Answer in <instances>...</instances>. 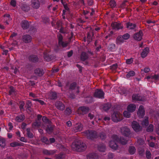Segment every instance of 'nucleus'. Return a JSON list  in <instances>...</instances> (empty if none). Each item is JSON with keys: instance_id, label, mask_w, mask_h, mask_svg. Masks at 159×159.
Listing matches in <instances>:
<instances>
[{"instance_id": "obj_3", "label": "nucleus", "mask_w": 159, "mask_h": 159, "mask_svg": "<svg viewBox=\"0 0 159 159\" xmlns=\"http://www.w3.org/2000/svg\"><path fill=\"white\" fill-rule=\"evenodd\" d=\"M85 134L87 138L91 140L98 137L97 132L93 130H87L85 132Z\"/></svg>"}, {"instance_id": "obj_50", "label": "nucleus", "mask_w": 159, "mask_h": 159, "mask_svg": "<svg viewBox=\"0 0 159 159\" xmlns=\"http://www.w3.org/2000/svg\"><path fill=\"white\" fill-rule=\"evenodd\" d=\"M19 108L20 110H24L23 107L25 105V103L23 101H20L19 102Z\"/></svg>"}, {"instance_id": "obj_18", "label": "nucleus", "mask_w": 159, "mask_h": 159, "mask_svg": "<svg viewBox=\"0 0 159 159\" xmlns=\"http://www.w3.org/2000/svg\"><path fill=\"white\" fill-rule=\"evenodd\" d=\"M111 26L113 29L117 30L121 29L123 27V26L120 23H119L117 22L112 23Z\"/></svg>"}, {"instance_id": "obj_47", "label": "nucleus", "mask_w": 159, "mask_h": 159, "mask_svg": "<svg viewBox=\"0 0 159 159\" xmlns=\"http://www.w3.org/2000/svg\"><path fill=\"white\" fill-rule=\"evenodd\" d=\"M41 140L42 142H43L46 144H49V140L47 138L43 137L41 139Z\"/></svg>"}, {"instance_id": "obj_64", "label": "nucleus", "mask_w": 159, "mask_h": 159, "mask_svg": "<svg viewBox=\"0 0 159 159\" xmlns=\"http://www.w3.org/2000/svg\"><path fill=\"white\" fill-rule=\"evenodd\" d=\"M158 75H151V79L157 80L158 79Z\"/></svg>"}, {"instance_id": "obj_43", "label": "nucleus", "mask_w": 159, "mask_h": 159, "mask_svg": "<svg viewBox=\"0 0 159 159\" xmlns=\"http://www.w3.org/2000/svg\"><path fill=\"white\" fill-rule=\"evenodd\" d=\"M43 153L47 155H51L54 154V152L52 151H48L45 150L43 151Z\"/></svg>"}, {"instance_id": "obj_60", "label": "nucleus", "mask_w": 159, "mask_h": 159, "mask_svg": "<svg viewBox=\"0 0 159 159\" xmlns=\"http://www.w3.org/2000/svg\"><path fill=\"white\" fill-rule=\"evenodd\" d=\"M117 67V64L116 63L110 66V69L112 70H115Z\"/></svg>"}, {"instance_id": "obj_20", "label": "nucleus", "mask_w": 159, "mask_h": 159, "mask_svg": "<svg viewBox=\"0 0 159 159\" xmlns=\"http://www.w3.org/2000/svg\"><path fill=\"white\" fill-rule=\"evenodd\" d=\"M31 37L29 35H25L23 36L22 39L23 41L25 43H29L32 40Z\"/></svg>"}, {"instance_id": "obj_21", "label": "nucleus", "mask_w": 159, "mask_h": 159, "mask_svg": "<svg viewBox=\"0 0 159 159\" xmlns=\"http://www.w3.org/2000/svg\"><path fill=\"white\" fill-rule=\"evenodd\" d=\"M21 26L23 29H26L29 27V24L27 21L24 20L22 21Z\"/></svg>"}, {"instance_id": "obj_46", "label": "nucleus", "mask_w": 159, "mask_h": 159, "mask_svg": "<svg viewBox=\"0 0 159 159\" xmlns=\"http://www.w3.org/2000/svg\"><path fill=\"white\" fill-rule=\"evenodd\" d=\"M65 154L63 153H61L57 155L56 158L57 159H63L65 157Z\"/></svg>"}, {"instance_id": "obj_19", "label": "nucleus", "mask_w": 159, "mask_h": 159, "mask_svg": "<svg viewBox=\"0 0 159 159\" xmlns=\"http://www.w3.org/2000/svg\"><path fill=\"white\" fill-rule=\"evenodd\" d=\"M83 128V125L80 123H78L75 124L74 128V130L75 132H76L81 131Z\"/></svg>"}, {"instance_id": "obj_39", "label": "nucleus", "mask_w": 159, "mask_h": 159, "mask_svg": "<svg viewBox=\"0 0 159 159\" xmlns=\"http://www.w3.org/2000/svg\"><path fill=\"white\" fill-rule=\"evenodd\" d=\"M42 120L45 124L47 125L51 123V121L47 117L44 116L42 118Z\"/></svg>"}, {"instance_id": "obj_62", "label": "nucleus", "mask_w": 159, "mask_h": 159, "mask_svg": "<svg viewBox=\"0 0 159 159\" xmlns=\"http://www.w3.org/2000/svg\"><path fill=\"white\" fill-rule=\"evenodd\" d=\"M146 157L149 159L151 157V154L150 151H147L146 153Z\"/></svg>"}, {"instance_id": "obj_1", "label": "nucleus", "mask_w": 159, "mask_h": 159, "mask_svg": "<svg viewBox=\"0 0 159 159\" xmlns=\"http://www.w3.org/2000/svg\"><path fill=\"white\" fill-rule=\"evenodd\" d=\"M86 147L85 144L80 140L76 141L72 146V148L73 150L78 152H82L84 151Z\"/></svg>"}, {"instance_id": "obj_56", "label": "nucleus", "mask_w": 159, "mask_h": 159, "mask_svg": "<svg viewBox=\"0 0 159 159\" xmlns=\"http://www.w3.org/2000/svg\"><path fill=\"white\" fill-rule=\"evenodd\" d=\"M51 99H55L57 98V94L56 93L52 92L51 93Z\"/></svg>"}, {"instance_id": "obj_11", "label": "nucleus", "mask_w": 159, "mask_h": 159, "mask_svg": "<svg viewBox=\"0 0 159 159\" xmlns=\"http://www.w3.org/2000/svg\"><path fill=\"white\" fill-rule=\"evenodd\" d=\"M55 105L56 108L60 110L63 111L65 109V105L61 101L56 102L55 103Z\"/></svg>"}, {"instance_id": "obj_53", "label": "nucleus", "mask_w": 159, "mask_h": 159, "mask_svg": "<svg viewBox=\"0 0 159 159\" xmlns=\"http://www.w3.org/2000/svg\"><path fill=\"white\" fill-rule=\"evenodd\" d=\"M99 136L102 140L105 139L106 138V135L104 132H102L100 134Z\"/></svg>"}, {"instance_id": "obj_38", "label": "nucleus", "mask_w": 159, "mask_h": 159, "mask_svg": "<svg viewBox=\"0 0 159 159\" xmlns=\"http://www.w3.org/2000/svg\"><path fill=\"white\" fill-rule=\"evenodd\" d=\"M137 143L139 147L143 146L144 144V141L142 139L139 138L138 139Z\"/></svg>"}, {"instance_id": "obj_36", "label": "nucleus", "mask_w": 159, "mask_h": 159, "mask_svg": "<svg viewBox=\"0 0 159 159\" xmlns=\"http://www.w3.org/2000/svg\"><path fill=\"white\" fill-rule=\"evenodd\" d=\"M111 105L110 103H107L103 105L102 109L105 111H107L111 108Z\"/></svg>"}, {"instance_id": "obj_4", "label": "nucleus", "mask_w": 159, "mask_h": 159, "mask_svg": "<svg viewBox=\"0 0 159 159\" xmlns=\"http://www.w3.org/2000/svg\"><path fill=\"white\" fill-rule=\"evenodd\" d=\"M111 119L114 122H117L122 120V115L118 111L114 112L111 115Z\"/></svg>"}, {"instance_id": "obj_14", "label": "nucleus", "mask_w": 159, "mask_h": 159, "mask_svg": "<svg viewBox=\"0 0 159 159\" xmlns=\"http://www.w3.org/2000/svg\"><path fill=\"white\" fill-rule=\"evenodd\" d=\"M68 43H69L67 42H64L63 41L61 42H60V43H58V46H57L56 48H55V50L57 51L61 47L63 48H65L67 46Z\"/></svg>"}, {"instance_id": "obj_49", "label": "nucleus", "mask_w": 159, "mask_h": 159, "mask_svg": "<svg viewBox=\"0 0 159 159\" xmlns=\"http://www.w3.org/2000/svg\"><path fill=\"white\" fill-rule=\"evenodd\" d=\"M135 74V72L133 71H130L126 75V77L129 78L130 77L134 76Z\"/></svg>"}, {"instance_id": "obj_13", "label": "nucleus", "mask_w": 159, "mask_h": 159, "mask_svg": "<svg viewBox=\"0 0 159 159\" xmlns=\"http://www.w3.org/2000/svg\"><path fill=\"white\" fill-rule=\"evenodd\" d=\"M20 7L21 9L25 12H28L30 10V7L29 6L25 3H21Z\"/></svg>"}, {"instance_id": "obj_58", "label": "nucleus", "mask_w": 159, "mask_h": 159, "mask_svg": "<svg viewBox=\"0 0 159 159\" xmlns=\"http://www.w3.org/2000/svg\"><path fill=\"white\" fill-rule=\"evenodd\" d=\"M122 36L124 40H126L128 39L129 38L130 35L129 34L127 33L125 34Z\"/></svg>"}, {"instance_id": "obj_31", "label": "nucleus", "mask_w": 159, "mask_h": 159, "mask_svg": "<svg viewBox=\"0 0 159 159\" xmlns=\"http://www.w3.org/2000/svg\"><path fill=\"white\" fill-rule=\"evenodd\" d=\"M47 128H46V131L48 133H51L53 130V127L51 125V123L47 125Z\"/></svg>"}, {"instance_id": "obj_26", "label": "nucleus", "mask_w": 159, "mask_h": 159, "mask_svg": "<svg viewBox=\"0 0 159 159\" xmlns=\"http://www.w3.org/2000/svg\"><path fill=\"white\" fill-rule=\"evenodd\" d=\"M98 157V155L95 153H90L87 155V159H96Z\"/></svg>"}, {"instance_id": "obj_59", "label": "nucleus", "mask_w": 159, "mask_h": 159, "mask_svg": "<svg viewBox=\"0 0 159 159\" xmlns=\"http://www.w3.org/2000/svg\"><path fill=\"white\" fill-rule=\"evenodd\" d=\"M15 90L13 87L12 86H11L10 87V90L9 91V94L10 95L13 94L14 93Z\"/></svg>"}, {"instance_id": "obj_30", "label": "nucleus", "mask_w": 159, "mask_h": 159, "mask_svg": "<svg viewBox=\"0 0 159 159\" xmlns=\"http://www.w3.org/2000/svg\"><path fill=\"white\" fill-rule=\"evenodd\" d=\"M149 52V49L148 48H146L143 50L141 53V56L142 58H144L147 55Z\"/></svg>"}, {"instance_id": "obj_25", "label": "nucleus", "mask_w": 159, "mask_h": 159, "mask_svg": "<svg viewBox=\"0 0 159 159\" xmlns=\"http://www.w3.org/2000/svg\"><path fill=\"white\" fill-rule=\"evenodd\" d=\"M34 72L36 75L39 76H42L44 73L43 70L40 69H35L34 70Z\"/></svg>"}, {"instance_id": "obj_5", "label": "nucleus", "mask_w": 159, "mask_h": 159, "mask_svg": "<svg viewBox=\"0 0 159 159\" xmlns=\"http://www.w3.org/2000/svg\"><path fill=\"white\" fill-rule=\"evenodd\" d=\"M112 138L116 142H119L122 145H125L127 142L128 140L123 137H119L116 135H114L112 136Z\"/></svg>"}, {"instance_id": "obj_40", "label": "nucleus", "mask_w": 159, "mask_h": 159, "mask_svg": "<svg viewBox=\"0 0 159 159\" xmlns=\"http://www.w3.org/2000/svg\"><path fill=\"white\" fill-rule=\"evenodd\" d=\"M42 120L45 124L47 125L51 123V121L47 117L44 116L42 118Z\"/></svg>"}, {"instance_id": "obj_7", "label": "nucleus", "mask_w": 159, "mask_h": 159, "mask_svg": "<svg viewBox=\"0 0 159 159\" xmlns=\"http://www.w3.org/2000/svg\"><path fill=\"white\" fill-rule=\"evenodd\" d=\"M121 133L123 135L128 137L130 134L129 129L127 127H123L120 129Z\"/></svg>"}, {"instance_id": "obj_44", "label": "nucleus", "mask_w": 159, "mask_h": 159, "mask_svg": "<svg viewBox=\"0 0 159 159\" xmlns=\"http://www.w3.org/2000/svg\"><path fill=\"white\" fill-rule=\"evenodd\" d=\"M22 143H20L17 142H15L10 143V145L12 147H15L16 146H21Z\"/></svg>"}, {"instance_id": "obj_48", "label": "nucleus", "mask_w": 159, "mask_h": 159, "mask_svg": "<svg viewBox=\"0 0 159 159\" xmlns=\"http://www.w3.org/2000/svg\"><path fill=\"white\" fill-rule=\"evenodd\" d=\"M128 6V3L127 0L124 1L120 5V7L122 8H125L126 6Z\"/></svg>"}, {"instance_id": "obj_29", "label": "nucleus", "mask_w": 159, "mask_h": 159, "mask_svg": "<svg viewBox=\"0 0 159 159\" xmlns=\"http://www.w3.org/2000/svg\"><path fill=\"white\" fill-rule=\"evenodd\" d=\"M148 117L145 116L144 119L141 121V124L143 127H146L148 125Z\"/></svg>"}, {"instance_id": "obj_6", "label": "nucleus", "mask_w": 159, "mask_h": 159, "mask_svg": "<svg viewBox=\"0 0 159 159\" xmlns=\"http://www.w3.org/2000/svg\"><path fill=\"white\" fill-rule=\"evenodd\" d=\"M90 110L89 108L86 106H81L79 107L78 110V114L84 115L87 113Z\"/></svg>"}, {"instance_id": "obj_22", "label": "nucleus", "mask_w": 159, "mask_h": 159, "mask_svg": "<svg viewBox=\"0 0 159 159\" xmlns=\"http://www.w3.org/2000/svg\"><path fill=\"white\" fill-rule=\"evenodd\" d=\"M116 142V141L113 139V140L111 141L109 143L110 147L112 148L115 150L116 149L118 148V145Z\"/></svg>"}, {"instance_id": "obj_23", "label": "nucleus", "mask_w": 159, "mask_h": 159, "mask_svg": "<svg viewBox=\"0 0 159 159\" xmlns=\"http://www.w3.org/2000/svg\"><path fill=\"white\" fill-rule=\"evenodd\" d=\"M29 59L30 61L34 63L38 61V57L35 55L30 56L29 57Z\"/></svg>"}, {"instance_id": "obj_42", "label": "nucleus", "mask_w": 159, "mask_h": 159, "mask_svg": "<svg viewBox=\"0 0 159 159\" xmlns=\"http://www.w3.org/2000/svg\"><path fill=\"white\" fill-rule=\"evenodd\" d=\"M27 134L28 137L30 138H33L34 137L33 134L30 132V129L28 128L26 129Z\"/></svg>"}, {"instance_id": "obj_63", "label": "nucleus", "mask_w": 159, "mask_h": 159, "mask_svg": "<svg viewBox=\"0 0 159 159\" xmlns=\"http://www.w3.org/2000/svg\"><path fill=\"white\" fill-rule=\"evenodd\" d=\"M115 45L114 44H111L109 45L108 47L109 50L112 51L115 47Z\"/></svg>"}, {"instance_id": "obj_34", "label": "nucleus", "mask_w": 159, "mask_h": 159, "mask_svg": "<svg viewBox=\"0 0 159 159\" xmlns=\"http://www.w3.org/2000/svg\"><path fill=\"white\" fill-rule=\"evenodd\" d=\"M136 27V25L135 24H133L130 22L126 23V27L129 29H134Z\"/></svg>"}, {"instance_id": "obj_52", "label": "nucleus", "mask_w": 159, "mask_h": 159, "mask_svg": "<svg viewBox=\"0 0 159 159\" xmlns=\"http://www.w3.org/2000/svg\"><path fill=\"white\" fill-rule=\"evenodd\" d=\"M71 112H72L70 109L69 107L67 108L65 111V114L67 115H70Z\"/></svg>"}, {"instance_id": "obj_33", "label": "nucleus", "mask_w": 159, "mask_h": 159, "mask_svg": "<svg viewBox=\"0 0 159 159\" xmlns=\"http://www.w3.org/2000/svg\"><path fill=\"white\" fill-rule=\"evenodd\" d=\"M124 39L122 36H119L117 37L116 39V43L117 44H120L124 42Z\"/></svg>"}, {"instance_id": "obj_51", "label": "nucleus", "mask_w": 159, "mask_h": 159, "mask_svg": "<svg viewBox=\"0 0 159 159\" xmlns=\"http://www.w3.org/2000/svg\"><path fill=\"white\" fill-rule=\"evenodd\" d=\"M6 145L5 141L4 139H0V146L2 148H4Z\"/></svg>"}, {"instance_id": "obj_2", "label": "nucleus", "mask_w": 159, "mask_h": 159, "mask_svg": "<svg viewBox=\"0 0 159 159\" xmlns=\"http://www.w3.org/2000/svg\"><path fill=\"white\" fill-rule=\"evenodd\" d=\"M65 87L66 88H68V89L70 91L76 90V93L77 94H78L80 92V87L77 85V83L75 82H72L70 84L69 82H67Z\"/></svg>"}, {"instance_id": "obj_57", "label": "nucleus", "mask_w": 159, "mask_h": 159, "mask_svg": "<svg viewBox=\"0 0 159 159\" xmlns=\"http://www.w3.org/2000/svg\"><path fill=\"white\" fill-rule=\"evenodd\" d=\"M57 37L58 39V43H60V42H63L62 41L63 37L61 34H60L57 36Z\"/></svg>"}, {"instance_id": "obj_61", "label": "nucleus", "mask_w": 159, "mask_h": 159, "mask_svg": "<svg viewBox=\"0 0 159 159\" xmlns=\"http://www.w3.org/2000/svg\"><path fill=\"white\" fill-rule=\"evenodd\" d=\"M26 105L27 106V108L28 109H29V108H30V107L32 105L31 102L30 101H27L26 102Z\"/></svg>"}, {"instance_id": "obj_24", "label": "nucleus", "mask_w": 159, "mask_h": 159, "mask_svg": "<svg viewBox=\"0 0 159 159\" xmlns=\"http://www.w3.org/2000/svg\"><path fill=\"white\" fill-rule=\"evenodd\" d=\"M89 58L88 54L85 52H82L80 56L81 60L84 61L87 59Z\"/></svg>"}, {"instance_id": "obj_37", "label": "nucleus", "mask_w": 159, "mask_h": 159, "mask_svg": "<svg viewBox=\"0 0 159 159\" xmlns=\"http://www.w3.org/2000/svg\"><path fill=\"white\" fill-rule=\"evenodd\" d=\"M25 119V116L21 115L20 116H17L16 118V120L18 122H21Z\"/></svg>"}, {"instance_id": "obj_16", "label": "nucleus", "mask_w": 159, "mask_h": 159, "mask_svg": "<svg viewBox=\"0 0 159 159\" xmlns=\"http://www.w3.org/2000/svg\"><path fill=\"white\" fill-rule=\"evenodd\" d=\"M32 7L34 9H37L40 5V2L38 0H32L31 1Z\"/></svg>"}, {"instance_id": "obj_17", "label": "nucleus", "mask_w": 159, "mask_h": 159, "mask_svg": "<svg viewBox=\"0 0 159 159\" xmlns=\"http://www.w3.org/2000/svg\"><path fill=\"white\" fill-rule=\"evenodd\" d=\"M44 58L46 61H49L55 59V57L53 55H50L48 53H46L44 54Z\"/></svg>"}, {"instance_id": "obj_9", "label": "nucleus", "mask_w": 159, "mask_h": 159, "mask_svg": "<svg viewBox=\"0 0 159 159\" xmlns=\"http://www.w3.org/2000/svg\"><path fill=\"white\" fill-rule=\"evenodd\" d=\"M132 126L134 130L136 132H139L141 130V127L136 121H134L132 122Z\"/></svg>"}, {"instance_id": "obj_32", "label": "nucleus", "mask_w": 159, "mask_h": 159, "mask_svg": "<svg viewBox=\"0 0 159 159\" xmlns=\"http://www.w3.org/2000/svg\"><path fill=\"white\" fill-rule=\"evenodd\" d=\"M41 125V121L36 120L33 123L32 126L33 128H34L36 127L39 128L40 126Z\"/></svg>"}, {"instance_id": "obj_35", "label": "nucleus", "mask_w": 159, "mask_h": 159, "mask_svg": "<svg viewBox=\"0 0 159 159\" xmlns=\"http://www.w3.org/2000/svg\"><path fill=\"white\" fill-rule=\"evenodd\" d=\"M136 149L133 146L129 147L128 149L129 153L131 155L133 154L135 152Z\"/></svg>"}, {"instance_id": "obj_8", "label": "nucleus", "mask_w": 159, "mask_h": 159, "mask_svg": "<svg viewBox=\"0 0 159 159\" xmlns=\"http://www.w3.org/2000/svg\"><path fill=\"white\" fill-rule=\"evenodd\" d=\"M104 94V93L102 90L97 89L94 93V96L99 98H103Z\"/></svg>"}, {"instance_id": "obj_28", "label": "nucleus", "mask_w": 159, "mask_h": 159, "mask_svg": "<svg viewBox=\"0 0 159 159\" xmlns=\"http://www.w3.org/2000/svg\"><path fill=\"white\" fill-rule=\"evenodd\" d=\"M91 30L90 32L88 33L87 36V41L88 42V44L92 40L91 34L92 33L93 36L94 35L93 30L91 29Z\"/></svg>"}, {"instance_id": "obj_12", "label": "nucleus", "mask_w": 159, "mask_h": 159, "mask_svg": "<svg viewBox=\"0 0 159 159\" xmlns=\"http://www.w3.org/2000/svg\"><path fill=\"white\" fill-rule=\"evenodd\" d=\"M143 34L142 31L140 30L139 32L135 33L133 37L136 40L139 41L142 39Z\"/></svg>"}, {"instance_id": "obj_41", "label": "nucleus", "mask_w": 159, "mask_h": 159, "mask_svg": "<svg viewBox=\"0 0 159 159\" xmlns=\"http://www.w3.org/2000/svg\"><path fill=\"white\" fill-rule=\"evenodd\" d=\"M98 148L99 151L104 152L105 150V146L103 144H101L98 146Z\"/></svg>"}, {"instance_id": "obj_55", "label": "nucleus", "mask_w": 159, "mask_h": 159, "mask_svg": "<svg viewBox=\"0 0 159 159\" xmlns=\"http://www.w3.org/2000/svg\"><path fill=\"white\" fill-rule=\"evenodd\" d=\"M153 130V125H150L147 129V131L148 132H151Z\"/></svg>"}, {"instance_id": "obj_27", "label": "nucleus", "mask_w": 159, "mask_h": 159, "mask_svg": "<svg viewBox=\"0 0 159 159\" xmlns=\"http://www.w3.org/2000/svg\"><path fill=\"white\" fill-rule=\"evenodd\" d=\"M136 106L133 104H130L127 107V110L130 112H132L135 110Z\"/></svg>"}, {"instance_id": "obj_45", "label": "nucleus", "mask_w": 159, "mask_h": 159, "mask_svg": "<svg viewBox=\"0 0 159 159\" xmlns=\"http://www.w3.org/2000/svg\"><path fill=\"white\" fill-rule=\"evenodd\" d=\"M109 4L111 8L115 7L116 5V2L114 0H111L110 1Z\"/></svg>"}, {"instance_id": "obj_54", "label": "nucleus", "mask_w": 159, "mask_h": 159, "mask_svg": "<svg viewBox=\"0 0 159 159\" xmlns=\"http://www.w3.org/2000/svg\"><path fill=\"white\" fill-rule=\"evenodd\" d=\"M130 112L128 111H124L123 112V114L124 116L125 117H126L127 118H129L130 117Z\"/></svg>"}, {"instance_id": "obj_10", "label": "nucleus", "mask_w": 159, "mask_h": 159, "mask_svg": "<svg viewBox=\"0 0 159 159\" xmlns=\"http://www.w3.org/2000/svg\"><path fill=\"white\" fill-rule=\"evenodd\" d=\"M132 99L134 101H144L146 99V98L139 94H134L132 96Z\"/></svg>"}, {"instance_id": "obj_15", "label": "nucleus", "mask_w": 159, "mask_h": 159, "mask_svg": "<svg viewBox=\"0 0 159 159\" xmlns=\"http://www.w3.org/2000/svg\"><path fill=\"white\" fill-rule=\"evenodd\" d=\"M137 114L139 117H143L145 114V111L143 106H141L139 107Z\"/></svg>"}]
</instances>
